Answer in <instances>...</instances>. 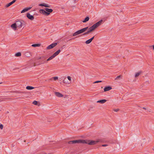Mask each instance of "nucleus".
<instances>
[{
    "mask_svg": "<svg viewBox=\"0 0 154 154\" xmlns=\"http://www.w3.org/2000/svg\"><path fill=\"white\" fill-rule=\"evenodd\" d=\"M100 141L99 140L96 141L89 140H78L69 141L67 143L71 144L75 143H86L89 145H94L96 144Z\"/></svg>",
    "mask_w": 154,
    "mask_h": 154,
    "instance_id": "f257e3e1",
    "label": "nucleus"
},
{
    "mask_svg": "<svg viewBox=\"0 0 154 154\" xmlns=\"http://www.w3.org/2000/svg\"><path fill=\"white\" fill-rule=\"evenodd\" d=\"M103 21L102 20H101L97 22L95 24H94L89 28H88V30L87 32L84 33L82 35H85L88 34L94 31L96 28H97L101 25L103 22Z\"/></svg>",
    "mask_w": 154,
    "mask_h": 154,
    "instance_id": "f03ea898",
    "label": "nucleus"
},
{
    "mask_svg": "<svg viewBox=\"0 0 154 154\" xmlns=\"http://www.w3.org/2000/svg\"><path fill=\"white\" fill-rule=\"evenodd\" d=\"M53 11V10L52 9L46 8H45V10L40 9L39 10L40 13L46 16L49 15L50 13H51Z\"/></svg>",
    "mask_w": 154,
    "mask_h": 154,
    "instance_id": "7ed1b4c3",
    "label": "nucleus"
},
{
    "mask_svg": "<svg viewBox=\"0 0 154 154\" xmlns=\"http://www.w3.org/2000/svg\"><path fill=\"white\" fill-rule=\"evenodd\" d=\"M17 27L19 28H21L22 26L24 27L25 26V22L22 20H18L15 23Z\"/></svg>",
    "mask_w": 154,
    "mask_h": 154,
    "instance_id": "20e7f679",
    "label": "nucleus"
},
{
    "mask_svg": "<svg viewBox=\"0 0 154 154\" xmlns=\"http://www.w3.org/2000/svg\"><path fill=\"white\" fill-rule=\"evenodd\" d=\"M88 29V27L83 28L81 29L78 30L74 32L73 34V36H75L78 35L82 33L85 32Z\"/></svg>",
    "mask_w": 154,
    "mask_h": 154,
    "instance_id": "39448f33",
    "label": "nucleus"
},
{
    "mask_svg": "<svg viewBox=\"0 0 154 154\" xmlns=\"http://www.w3.org/2000/svg\"><path fill=\"white\" fill-rule=\"evenodd\" d=\"M57 45V43H52L51 44L49 45V46H48L47 47L46 49L47 50H48V49H50L54 47H55Z\"/></svg>",
    "mask_w": 154,
    "mask_h": 154,
    "instance_id": "423d86ee",
    "label": "nucleus"
},
{
    "mask_svg": "<svg viewBox=\"0 0 154 154\" xmlns=\"http://www.w3.org/2000/svg\"><path fill=\"white\" fill-rule=\"evenodd\" d=\"M27 17L29 19L32 20L34 19V17L32 15H30V14L27 13L26 14Z\"/></svg>",
    "mask_w": 154,
    "mask_h": 154,
    "instance_id": "0eeeda50",
    "label": "nucleus"
},
{
    "mask_svg": "<svg viewBox=\"0 0 154 154\" xmlns=\"http://www.w3.org/2000/svg\"><path fill=\"white\" fill-rule=\"evenodd\" d=\"M38 5L39 6H44L45 7H48V8H50V5L48 4H46L45 3H43L42 4H39Z\"/></svg>",
    "mask_w": 154,
    "mask_h": 154,
    "instance_id": "6e6552de",
    "label": "nucleus"
},
{
    "mask_svg": "<svg viewBox=\"0 0 154 154\" xmlns=\"http://www.w3.org/2000/svg\"><path fill=\"white\" fill-rule=\"evenodd\" d=\"M55 94L56 96L58 97H63V95L59 92H55Z\"/></svg>",
    "mask_w": 154,
    "mask_h": 154,
    "instance_id": "1a4fd4ad",
    "label": "nucleus"
},
{
    "mask_svg": "<svg viewBox=\"0 0 154 154\" xmlns=\"http://www.w3.org/2000/svg\"><path fill=\"white\" fill-rule=\"evenodd\" d=\"M31 8H32V7H28L26 8H24L23 10L22 11H21V13H24L26 11H28L30 10Z\"/></svg>",
    "mask_w": 154,
    "mask_h": 154,
    "instance_id": "9d476101",
    "label": "nucleus"
},
{
    "mask_svg": "<svg viewBox=\"0 0 154 154\" xmlns=\"http://www.w3.org/2000/svg\"><path fill=\"white\" fill-rule=\"evenodd\" d=\"M112 89V88L111 86H109L105 87L104 89V92L109 91Z\"/></svg>",
    "mask_w": 154,
    "mask_h": 154,
    "instance_id": "9b49d317",
    "label": "nucleus"
},
{
    "mask_svg": "<svg viewBox=\"0 0 154 154\" xmlns=\"http://www.w3.org/2000/svg\"><path fill=\"white\" fill-rule=\"evenodd\" d=\"M46 59V58H45V57L44 58H43L42 60L40 62V63H39L38 64H37L36 65H34V66H35L36 65H40L41 64L44 63H45V59Z\"/></svg>",
    "mask_w": 154,
    "mask_h": 154,
    "instance_id": "f8f14e48",
    "label": "nucleus"
},
{
    "mask_svg": "<svg viewBox=\"0 0 154 154\" xmlns=\"http://www.w3.org/2000/svg\"><path fill=\"white\" fill-rule=\"evenodd\" d=\"M11 27L14 30H16L17 27L15 23L12 24L11 26Z\"/></svg>",
    "mask_w": 154,
    "mask_h": 154,
    "instance_id": "ddd939ff",
    "label": "nucleus"
},
{
    "mask_svg": "<svg viewBox=\"0 0 154 154\" xmlns=\"http://www.w3.org/2000/svg\"><path fill=\"white\" fill-rule=\"evenodd\" d=\"M16 1V0H13L12 2H11L8 4H7L6 5V7H8L9 6H10V5H11L13 4Z\"/></svg>",
    "mask_w": 154,
    "mask_h": 154,
    "instance_id": "4468645a",
    "label": "nucleus"
},
{
    "mask_svg": "<svg viewBox=\"0 0 154 154\" xmlns=\"http://www.w3.org/2000/svg\"><path fill=\"white\" fill-rule=\"evenodd\" d=\"M61 50L60 49L58 50L57 51H56L55 53H54L53 55L55 57L60 52Z\"/></svg>",
    "mask_w": 154,
    "mask_h": 154,
    "instance_id": "2eb2a0df",
    "label": "nucleus"
},
{
    "mask_svg": "<svg viewBox=\"0 0 154 154\" xmlns=\"http://www.w3.org/2000/svg\"><path fill=\"white\" fill-rule=\"evenodd\" d=\"M106 100L105 99L102 100H98L97 101V103H103L106 102Z\"/></svg>",
    "mask_w": 154,
    "mask_h": 154,
    "instance_id": "dca6fc26",
    "label": "nucleus"
},
{
    "mask_svg": "<svg viewBox=\"0 0 154 154\" xmlns=\"http://www.w3.org/2000/svg\"><path fill=\"white\" fill-rule=\"evenodd\" d=\"M89 19V17H87L85 18L84 20L82 21V22L83 23H85L88 21Z\"/></svg>",
    "mask_w": 154,
    "mask_h": 154,
    "instance_id": "f3484780",
    "label": "nucleus"
},
{
    "mask_svg": "<svg viewBox=\"0 0 154 154\" xmlns=\"http://www.w3.org/2000/svg\"><path fill=\"white\" fill-rule=\"evenodd\" d=\"M142 73V72L141 71H140L137 73H136L135 75V77L136 78L141 73Z\"/></svg>",
    "mask_w": 154,
    "mask_h": 154,
    "instance_id": "a211bd4d",
    "label": "nucleus"
},
{
    "mask_svg": "<svg viewBox=\"0 0 154 154\" xmlns=\"http://www.w3.org/2000/svg\"><path fill=\"white\" fill-rule=\"evenodd\" d=\"M41 44H34L32 45V46L33 47H39Z\"/></svg>",
    "mask_w": 154,
    "mask_h": 154,
    "instance_id": "6ab92c4d",
    "label": "nucleus"
},
{
    "mask_svg": "<svg viewBox=\"0 0 154 154\" xmlns=\"http://www.w3.org/2000/svg\"><path fill=\"white\" fill-rule=\"evenodd\" d=\"M55 57L54 56V55L53 54L52 56L50 57L47 60V61H49L52 59L53 58H54Z\"/></svg>",
    "mask_w": 154,
    "mask_h": 154,
    "instance_id": "aec40b11",
    "label": "nucleus"
},
{
    "mask_svg": "<svg viewBox=\"0 0 154 154\" xmlns=\"http://www.w3.org/2000/svg\"><path fill=\"white\" fill-rule=\"evenodd\" d=\"M34 88V87L31 86H27L26 87V89L27 90H32Z\"/></svg>",
    "mask_w": 154,
    "mask_h": 154,
    "instance_id": "412c9836",
    "label": "nucleus"
},
{
    "mask_svg": "<svg viewBox=\"0 0 154 154\" xmlns=\"http://www.w3.org/2000/svg\"><path fill=\"white\" fill-rule=\"evenodd\" d=\"M25 55L27 57H29L31 55L30 53L29 52H26L25 53Z\"/></svg>",
    "mask_w": 154,
    "mask_h": 154,
    "instance_id": "4be33fe9",
    "label": "nucleus"
},
{
    "mask_svg": "<svg viewBox=\"0 0 154 154\" xmlns=\"http://www.w3.org/2000/svg\"><path fill=\"white\" fill-rule=\"evenodd\" d=\"M92 41V40H91V39H90L87 40L85 42V43L86 44H89Z\"/></svg>",
    "mask_w": 154,
    "mask_h": 154,
    "instance_id": "5701e85b",
    "label": "nucleus"
},
{
    "mask_svg": "<svg viewBox=\"0 0 154 154\" xmlns=\"http://www.w3.org/2000/svg\"><path fill=\"white\" fill-rule=\"evenodd\" d=\"M67 81H68L67 79L66 78H65L63 80V82L64 83H67L68 84H69V82Z\"/></svg>",
    "mask_w": 154,
    "mask_h": 154,
    "instance_id": "b1692460",
    "label": "nucleus"
},
{
    "mask_svg": "<svg viewBox=\"0 0 154 154\" xmlns=\"http://www.w3.org/2000/svg\"><path fill=\"white\" fill-rule=\"evenodd\" d=\"M21 53L20 52H19L15 54V56L16 57H20L21 56Z\"/></svg>",
    "mask_w": 154,
    "mask_h": 154,
    "instance_id": "393cba45",
    "label": "nucleus"
},
{
    "mask_svg": "<svg viewBox=\"0 0 154 154\" xmlns=\"http://www.w3.org/2000/svg\"><path fill=\"white\" fill-rule=\"evenodd\" d=\"M122 75H119V76H117L116 77V78L115 79V80H118V79H119L121 77H122Z\"/></svg>",
    "mask_w": 154,
    "mask_h": 154,
    "instance_id": "a878e982",
    "label": "nucleus"
},
{
    "mask_svg": "<svg viewBox=\"0 0 154 154\" xmlns=\"http://www.w3.org/2000/svg\"><path fill=\"white\" fill-rule=\"evenodd\" d=\"M32 103H33L34 104V105H37V104H38V102H37V101H34Z\"/></svg>",
    "mask_w": 154,
    "mask_h": 154,
    "instance_id": "bb28decb",
    "label": "nucleus"
},
{
    "mask_svg": "<svg viewBox=\"0 0 154 154\" xmlns=\"http://www.w3.org/2000/svg\"><path fill=\"white\" fill-rule=\"evenodd\" d=\"M67 78L68 80L70 81L69 83H70V81H71V77L70 76H67Z\"/></svg>",
    "mask_w": 154,
    "mask_h": 154,
    "instance_id": "cd10ccee",
    "label": "nucleus"
},
{
    "mask_svg": "<svg viewBox=\"0 0 154 154\" xmlns=\"http://www.w3.org/2000/svg\"><path fill=\"white\" fill-rule=\"evenodd\" d=\"M44 57L43 56H41L40 57H38L37 59L38 60H39V59H41V60H42L43 58H44Z\"/></svg>",
    "mask_w": 154,
    "mask_h": 154,
    "instance_id": "c85d7f7f",
    "label": "nucleus"
},
{
    "mask_svg": "<svg viewBox=\"0 0 154 154\" xmlns=\"http://www.w3.org/2000/svg\"><path fill=\"white\" fill-rule=\"evenodd\" d=\"M52 78L54 80H56L58 79V78L57 77H53Z\"/></svg>",
    "mask_w": 154,
    "mask_h": 154,
    "instance_id": "c756f323",
    "label": "nucleus"
},
{
    "mask_svg": "<svg viewBox=\"0 0 154 154\" xmlns=\"http://www.w3.org/2000/svg\"><path fill=\"white\" fill-rule=\"evenodd\" d=\"M102 81H97L94 82V83H98L99 82H101Z\"/></svg>",
    "mask_w": 154,
    "mask_h": 154,
    "instance_id": "7c9ffc66",
    "label": "nucleus"
},
{
    "mask_svg": "<svg viewBox=\"0 0 154 154\" xmlns=\"http://www.w3.org/2000/svg\"><path fill=\"white\" fill-rule=\"evenodd\" d=\"M119 110V109H113V110L115 112H117Z\"/></svg>",
    "mask_w": 154,
    "mask_h": 154,
    "instance_id": "2f4dec72",
    "label": "nucleus"
},
{
    "mask_svg": "<svg viewBox=\"0 0 154 154\" xmlns=\"http://www.w3.org/2000/svg\"><path fill=\"white\" fill-rule=\"evenodd\" d=\"M3 128V125L2 124H0V128L1 129H2Z\"/></svg>",
    "mask_w": 154,
    "mask_h": 154,
    "instance_id": "473e14b6",
    "label": "nucleus"
},
{
    "mask_svg": "<svg viewBox=\"0 0 154 154\" xmlns=\"http://www.w3.org/2000/svg\"><path fill=\"white\" fill-rule=\"evenodd\" d=\"M108 146L107 144H103L101 145V146L103 147L106 146Z\"/></svg>",
    "mask_w": 154,
    "mask_h": 154,
    "instance_id": "72a5a7b5",
    "label": "nucleus"
},
{
    "mask_svg": "<svg viewBox=\"0 0 154 154\" xmlns=\"http://www.w3.org/2000/svg\"><path fill=\"white\" fill-rule=\"evenodd\" d=\"M94 36H93V37H92L91 38V40L92 41L94 39Z\"/></svg>",
    "mask_w": 154,
    "mask_h": 154,
    "instance_id": "f704fd0d",
    "label": "nucleus"
},
{
    "mask_svg": "<svg viewBox=\"0 0 154 154\" xmlns=\"http://www.w3.org/2000/svg\"><path fill=\"white\" fill-rule=\"evenodd\" d=\"M143 109H146V108H145L144 107H143Z\"/></svg>",
    "mask_w": 154,
    "mask_h": 154,
    "instance_id": "c9c22d12",
    "label": "nucleus"
},
{
    "mask_svg": "<svg viewBox=\"0 0 154 154\" xmlns=\"http://www.w3.org/2000/svg\"><path fill=\"white\" fill-rule=\"evenodd\" d=\"M153 49L154 50V45H153Z\"/></svg>",
    "mask_w": 154,
    "mask_h": 154,
    "instance_id": "e433bc0d",
    "label": "nucleus"
},
{
    "mask_svg": "<svg viewBox=\"0 0 154 154\" xmlns=\"http://www.w3.org/2000/svg\"><path fill=\"white\" fill-rule=\"evenodd\" d=\"M2 83V82H0V84H1Z\"/></svg>",
    "mask_w": 154,
    "mask_h": 154,
    "instance_id": "4c0bfd02",
    "label": "nucleus"
}]
</instances>
